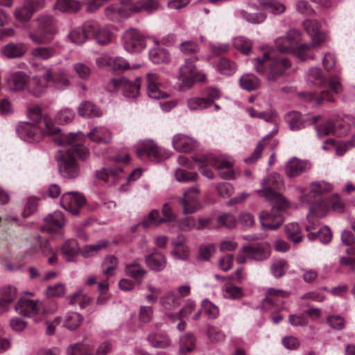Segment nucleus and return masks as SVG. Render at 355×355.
Returning <instances> with one entry per match:
<instances>
[{
	"instance_id": "nucleus-6",
	"label": "nucleus",
	"mask_w": 355,
	"mask_h": 355,
	"mask_svg": "<svg viewBox=\"0 0 355 355\" xmlns=\"http://www.w3.org/2000/svg\"><path fill=\"white\" fill-rule=\"evenodd\" d=\"M270 252V246L266 243L245 245L237 255L236 261L240 264L245 263L248 260L261 261L268 259Z\"/></svg>"
},
{
	"instance_id": "nucleus-19",
	"label": "nucleus",
	"mask_w": 355,
	"mask_h": 355,
	"mask_svg": "<svg viewBox=\"0 0 355 355\" xmlns=\"http://www.w3.org/2000/svg\"><path fill=\"white\" fill-rule=\"evenodd\" d=\"M147 80V94L151 98L159 99L164 98L168 94L161 89V81L158 74L155 73H148L146 75Z\"/></svg>"
},
{
	"instance_id": "nucleus-45",
	"label": "nucleus",
	"mask_w": 355,
	"mask_h": 355,
	"mask_svg": "<svg viewBox=\"0 0 355 355\" xmlns=\"http://www.w3.org/2000/svg\"><path fill=\"white\" fill-rule=\"evenodd\" d=\"M55 8L61 12L73 13L80 10V4L76 0H57Z\"/></svg>"
},
{
	"instance_id": "nucleus-8",
	"label": "nucleus",
	"mask_w": 355,
	"mask_h": 355,
	"mask_svg": "<svg viewBox=\"0 0 355 355\" xmlns=\"http://www.w3.org/2000/svg\"><path fill=\"white\" fill-rule=\"evenodd\" d=\"M196 58H190L185 60L179 69L178 78L182 85L188 88L191 87L196 80L204 81L205 75L197 73L195 61Z\"/></svg>"
},
{
	"instance_id": "nucleus-41",
	"label": "nucleus",
	"mask_w": 355,
	"mask_h": 355,
	"mask_svg": "<svg viewBox=\"0 0 355 355\" xmlns=\"http://www.w3.org/2000/svg\"><path fill=\"white\" fill-rule=\"evenodd\" d=\"M260 5L273 15H280L286 10V6L277 0H259Z\"/></svg>"
},
{
	"instance_id": "nucleus-60",
	"label": "nucleus",
	"mask_w": 355,
	"mask_h": 355,
	"mask_svg": "<svg viewBox=\"0 0 355 355\" xmlns=\"http://www.w3.org/2000/svg\"><path fill=\"white\" fill-rule=\"evenodd\" d=\"M33 13V8H31L30 6L24 3L22 7L18 8L15 10L14 15L18 21L26 22L31 18Z\"/></svg>"
},
{
	"instance_id": "nucleus-47",
	"label": "nucleus",
	"mask_w": 355,
	"mask_h": 355,
	"mask_svg": "<svg viewBox=\"0 0 355 355\" xmlns=\"http://www.w3.org/2000/svg\"><path fill=\"white\" fill-rule=\"evenodd\" d=\"M150 60L155 64L166 62L169 60V53L167 50L156 47L151 49L148 53Z\"/></svg>"
},
{
	"instance_id": "nucleus-56",
	"label": "nucleus",
	"mask_w": 355,
	"mask_h": 355,
	"mask_svg": "<svg viewBox=\"0 0 355 355\" xmlns=\"http://www.w3.org/2000/svg\"><path fill=\"white\" fill-rule=\"evenodd\" d=\"M312 47V46L304 44L296 48L294 47L292 53L302 60H305L306 59H313L314 55L311 50Z\"/></svg>"
},
{
	"instance_id": "nucleus-50",
	"label": "nucleus",
	"mask_w": 355,
	"mask_h": 355,
	"mask_svg": "<svg viewBox=\"0 0 355 355\" xmlns=\"http://www.w3.org/2000/svg\"><path fill=\"white\" fill-rule=\"evenodd\" d=\"M148 340L155 348H166L171 345L169 338L162 334H151L148 336Z\"/></svg>"
},
{
	"instance_id": "nucleus-12",
	"label": "nucleus",
	"mask_w": 355,
	"mask_h": 355,
	"mask_svg": "<svg viewBox=\"0 0 355 355\" xmlns=\"http://www.w3.org/2000/svg\"><path fill=\"white\" fill-rule=\"evenodd\" d=\"M17 132L20 138L26 141H38L44 133L42 125L29 122H21L17 127Z\"/></svg>"
},
{
	"instance_id": "nucleus-11",
	"label": "nucleus",
	"mask_w": 355,
	"mask_h": 355,
	"mask_svg": "<svg viewBox=\"0 0 355 355\" xmlns=\"http://www.w3.org/2000/svg\"><path fill=\"white\" fill-rule=\"evenodd\" d=\"M123 39L124 48L128 52H140L146 47L145 37L135 28L127 30Z\"/></svg>"
},
{
	"instance_id": "nucleus-16",
	"label": "nucleus",
	"mask_w": 355,
	"mask_h": 355,
	"mask_svg": "<svg viewBox=\"0 0 355 355\" xmlns=\"http://www.w3.org/2000/svg\"><path fill=\"white\" fill-rule=\"evenodd\" d=\"M320 116H302L301 114L298 112L292 111L286 114V120L289 125L291 130H299L306 125L315 123Z\"/></svg>"
},
{
	"instance_id": "nucleus-20",
	"label": "nucleus",
	"mask_w": 355,
	"mask_h": 355,
	"mask_svg": "<svg viewBox=\"0 0 355 355\" xmlns=\"http://www.w3.org/2000/svg\"><path fill=\"white\" fill-rule=\"evenodd\" d=\"M310 168L311 164L309 162L293 157L286 162L285 172L289 178H295L307 171Z\"/></svg>"
},
{
	"instance_id": "nucleus-38",
	"label": "nucleus",
	"mask_w": 355,
	"mask_h": 355,
	"mask_svg": "<svg viewBox=\"0 0 355 355\" xmlns=\"http://www.w3.org/2000/svg\"><path fill=\"white\" fill-rule=\"evenodd\" d=\"M239 85L243 89L250 92L260 87L261 80L253 73H245L240 78Z\"/></svg>"
},
{
	"instance_id": "nucleus-27",
	"label": "nucleus",
	"mask_w": 355,
	"mask_h": 355,
	"mask_svg": "<svg viewBox=\"0 0 355 355\" xmlns=\"http://www.w3.org/2000/svg\"><path fill=\"white\" fill-rule=\"evenodd\" d=\"M46 226L42 227V231L54 232L62 228L65 224V219L63 214L60 211H55L49 214L45 218Z\"/></svg>"
},
{
	"instance_id": "nucleus-51",
	"label": "nucleus",
	"mask_w": 355,
	"mask_h": 355,
	"mask_svg": "<svg viewBox=\"0 0 355 355\" xmlns=\"http://www.w3.org/2000/svg\"><path fill=\"white\" fill-rule=\"evenodd\" d=\"M300 96H302L304 101H315L317 105H320L323 100H327L330 102H334V98L332 97L329 91H322L320 94V96H316L315 93H302L300 94Z\"/></svg>"
},
{
	"instance_id": "nucleus-63",
	"label": "nucleus",
	"mask_w": 355,
	"mask_h": 355,
	"mask_svg": "<svg viewBox=\"0 0 355 355\" xmlns=\"http://www.w3.org/2000/svg\"><path fill=\"white\" fill-rule=\"evenodd\" d=\"M288 263L285 260L280 259L275 261L270 268L271 272L275 278L282 277L288 270Z\"/></svg>"
},
{
	"instance_id": "nucleus-17",
	"label": "nucleus",
	"mask_w": 355,
	"mask_h": 355,
	"mask_svg": "<svg viewBox=\"0 0 355 355\" xmlns=\"http://www.w3.org/2000/svg\"><path fill=\"white\" fill-rule=\"evenodd\" d=\"M301 33L296 29H291L285 37H279L275 40L277 49L280 52L292 51L300 41Z\"/></svg>"
},
{
	"instance_id": "nucleus-31",
	"label": "nucleus",
	"mask_w": 355,
	"mask_h": 355,
	"mask_svg": "<svg viewBox=\"0 0 355 355\" xmlns=\"http://www.w3.org/2000/svg\"><path fill=\"white\" fill-rule=\"evenodd\" d=\"M90 140L102 144H109L112 141V133L105 127L100 126L94 128L88 134Z\"/></svg>"
},
{
	"instance_id": "nucleus-29",
	"label": "nucleus",
	"mask_w": 355,
	"mask_h": 355,
	"mask_svg": "<svg viewBox=\"0 0 355 355\" xmlns=\"http://www.w3.org/2000/svg\"><path fill=\"white\" fill-rule=\"evenodd\" d=\"M186 239L184 236L180 235L172 241L173 250L171 254L178 259L186 260L189 256V250L185 244Z\"/></svg>"
},
{
	"instance_id": "nucleus-58",
	"label": "nucleus",
	"mask_w": 355,
	"mask_h": 355,
	"mask_svg": "<svg viewBox=\"0 0 355 355\" xmlns=\"http://www.w3.org/2000/svg\"><path fill=\"white\" fill-rule=\"evenodd\" d=\"M207 336L210 342L213 343L224 342L226 338L225 333L215 326H209L207 327Z\"/></svg>"
},
{
	"instance_id": "nucleus-28",
	"label": "nucleus",
	"mask_w": 355,
	"mask_h": 355,
	"mask_svg": "<svg viewBox=\"0 0 355 355\" xmlns=\"http://www.w3.org/2000/svg\"><path fill=\"white\" fill-rule=\"evenodd\" d=\"M46 82L53 81L58 87L64 89L70 85V81L67 78V73L63 70H60L54 76L52 69L49 68L43 75Z\"/></svg>"
},
{
	"instance_id": "nucleus-57",
	"label": "nucleus",
	"mask_w": 355,
	"mask_h": 355,
	"mask_svg": "<svg viewBox=\"0 0 355 355\" xmlns=\"http://www.w3.org/2000/svg\"><path fill=\"white\" fill-rule=\"evenodd\" d=\"M187 106L192 110H200L206 109L210 106V101L206 100L205 97H191L187 100Z\"/></svg>"
},
{
	"instance_id": "nucleus-34",
	"label": "nucleus",
	"mask_w": 355,
	"mask_h": 355,
	"mask_svg": "<svg viewBox=\"0 0 355 355\" xmlns=\"http://www.w3.org/2000/svg\"><path fill=\"white\" fill-rule=\"evenodd\" d=\"M0 302L3 312L8 310V306L17 297V289L13 286L8 285L1 290Z\"/></svg>"
},
{
	"instance_id": "nucleus-37",
	"label": "nucleus",
	"mask_w": 355,
	"mask_h": 355,
	"mask_svg": "<svg viewBox=\"0 0 355 355\" xmlns=\"http://www.w3.org/2000/svg\"><path fill=\"white\" fill-rule=\"evenodd\" d=\"M78 112L80 116L85 118L98 117L102 115L101 110L89 101L81 103L78 106Z\"/></svg>"
},
{
	"instance_id": "nucleus-39",
	"label": "nucleus",
	"mask_w": 355,
	"mask_h": 355,
	"mask_svg": "<svg viewBox=\"0 0 355 355\" xmlns=\"http://www.w3.org/2000/svg\"><path fill=\"white\" fill-rule=\"evenodd\" d=\"M96 25L97 28L94 31H91V37L101 45H106L111 42L112 35L110 30L105 27H101L97 22Z\"/></svg>"
},
{
	"instance_id": "nucleus-10",
	"label": "nucleus",
	"mask_w": 355,
	"mask_h": 355,
	"mask_svg": "<svg viewBox=\"0 0 355 355\" xmlns=\"http://www.w3.org/2000/svg\"><path fill=\"white\" fill-rule=\"evenodd\" d=\"M27 114L28 118L35 123L44 125V133L48 135H55L60 132V129L55 127L51 119L47 116H42L41 108L38 105H30L28 107Z\"/></svg>"
},
{
	"instance_id": "nucleus-53",
	"label": "nucleus",
	"mask_w": 355,
	"mask_h": 355,
	"mask_svg": "<svg viewBox=\"0 0 355 355\" xmlns=\"http://www.w3.org/2000/svg\"><path fill=\"white\" fill-rule=\"evenodd\" d=\"M162 223L163 222L160 217L159 211L157 209H153L148 214V216L140 223V225H142L144 228L147 229L152 226L157 227Z\"/></svg>"
},
{
	"instance_id": "nucleus-25",
	"label": "nucleus",
	"mask_w": 355,
	"mask_h": 355,
	"mask_svg": "<svg viewBox=\"0 0 355 355\" xmlns=\"http://www.w3.org/2000/svg\"><path fill=\"white\" fill-rule=\"evenodd\" d=\"M28 77L22 71L10 73L7 78L8 88L12 91H21L27 88Z\"/></svg>"
},
{
	"instance_id": "nucleus-23",
	"label": "nucleus",
	"mask_w": 355,
	"mask_h": 355,
	"mask_svg": "<svg viewBox=\"0 0 355 355\" xmlns=\"http://www.w3.org/2000/svg\"><path fill=\"white\" fill-rule=\"evenodd\" d=\"M290 293L288 291L282 289L268 288L266 290V296L262 300V307L265 309H269L274 306L277 301L288 297Z\"/></svg>"
},
{
	"instance_id": "nucleus-54",
	"label": "nucleus",
	"mask_w": 355,
	"mask_h": 355,
	"mask_svg": "<svg viewBox=\"0 0 355 355\" xmlns=\"http://www.w3.org/2000/svg\"><path fill=\"white\" fill-rule=\"evenodd\" d=\"M108 244V241L101 240L96 243L86 245L81 251L84 257H89L96 254L98 251L105 249Z\"/></svg>"
},
{
	"instance_id": "nucleus-49",
	"label": "nucleus",
	"mask_w": 355,
	"mask_h": 355,
	"mask_svg": "<svg viewBox=\"0 0 355 355\" xmlns=\"http://www.w3.org/2000/svg\"><path fill=\"white\" fill-rule=\"evenodd\" d=\"M285 232L288 238L294 243H300L302 240L301 229L297 223H290L285 226Z\"/></svg>"
},
{
	"instance_id": "nucleus-3",
	"label": "nucleus",
	"mask_w": 355,
	"mask_h": 355,
	"mask_svg": "<svg viewBox=\"0 0 355 355\" xmlns=\"http://www.w3.org/2000/svg\"><path fill=\"white\" fill-rule=\"evenodd\" d=\"M274 51L264 52L262 57L254 59V69L259 73H265L267 80L275 81L291 67L290 61L285 57L273 55Z\"/></svg>"
},
{
	"instance_id": "nucleus-59",
	"label": "nucleus",
	"mask_w": 355,
	"mask_h": 355,
	"mask_svg": "<svg viewBox=\"0 0 355 355\" xmlns=\"http://www.w3.org/2000/svg\"><path fill=\"white\" fill-rule=\"evenodd\" d=\"M118 266V259L114 256H110L106 257L103 263V273L107 277L114 275V270Z\"/></svg>"
},
{
	"instance_id": "nucleus-22",
	"label": "nucleus",
	"mask_w": 355,
	"mask_h": 355,
	"mask_svg": "<svg viewBox=\"0 0 355 355\" xmlns=\"http://www.w3.org/2000/svg\"><path fill=\"white\" fill-rule=\"evenodd\" d=\"M96 176L98 179L105 182L110 186L115 185L123 178L122 169L120 168L104 167L96 171Z\"/></svg>"
},
{
	"instance_id": "nucleus-52",
	"label": "nucleus",
	"mask_w": 355,
	"mask_h": 355,
	"mask_svg": "<svg viewBox=\"0 0 355 355\" xmlns=\"http://www.w3.org/2000/svg\"><path fill=\"white\" fill-rule=\"evenodd\" d=\"M217 70L223 75L231 76L237 69L236 64L226 58H221L216 64Z\"/></svg>"
},
{
	"instance_id": "nucleus-26",
	"label": "nucleus",
	"mask_w": 355,
	"mask_h": 355,
	"mask_svg": "<svg viewBox=\"0 0 355 355\" xmlns=\"http://www.w3.org/2000/svg\"><path fill=\"white\" fill-rule=\"evenodd\" d=\"M27 51V46L23 42H10L2 49V53L9 59L22 57Z\"/></svg>"
},
{
	"instance_id": "nucleus-62",
	"label": "nucleus",
	"mask_w": 355,
	"mask_h": 355,
	"mask_svg": "<svg viewBox=\"0 0 355 355\" xmlns=\"http://www.w3.org/2000/svg\"><path fill=\"white\" fill-rule=\"evenodd\" d=\"M309 78L315 85L320 87L323 86L326 83V78L320 68L312 67L309 71Z\"/></svg>"
},
{
	"instance_id": "nucleus-42",
	"label": "nucleus",
	"mask_w": 355,
	"mask_h": 355,
	"mask_svg": "<svg viewBox=\"0 0 355 355\" xmlns=\"http://www.w3.org/2000/svg\"><path fill=\"white\" fill-rule=\"evenodd\" d=\"M105 15L112 21H120L128 17L129 11L122 6H112L105 10Z\"/></svg>"
},
{
	"instance_id": "nucleus-14",
	"label": "nucleus",
	"mask_w": 355,
	"mask_h": 355,
	"mask_svg": "<svg viewBox=\"0 0 355 355\" xmlns=\"http://www.w3.org/2000/svg\"><path fill=\"white\" fill-rule=\"evenodd\" d=\"M85 202L84 197L73 191L64 193L60 199L61 206L73 215H77L79 213L80 208L85 205Z\"/></svg>"
},
{
	"instance_id": "nucleus-44",
	"label": "nucleus",
	"mask_w": 355,
	"mask_h": 355,
	"mask_svg": "<svg viewBox=\"0 0 355 355\" xmlns=\"http://www.w3.org/2000/svg\"><path fill=\"white\" fill-rule=\"evenodd\" d=\"M125 271L127 275L133 278L139 284L141 283L142 278L146 273V270L136 263L127 265Z\"/></svg>"
},
{
	"instance_id": "nucleus-43",
	"label": "nucleus",
	"mask_w": 355,
	"mask_h": 355,
	"mask_svg": "<svg viewBox=\"0 0 355 355\" xmlns=\"http://www.w3.org/2000/svg\"><path fill=\"white\" fill-rule=\"evenodd\" d=\"M196 337L190 332L182 335L180 338V352L186 353L192 352L196 347Z\"/></svg>"
},
{
	"instance_id": "nucleus-64",
	"label": "nucleus",
	"mask_w": 355,
	"mask_h": 355,
	"mask_svg": "<svg viewBox=\"0 0 355 355\" xmlns=\"http://www.w3.org/2000/svg\"><path fill=\"white\" fill-rule=\"evenodd\" d=\"M88 347L83 343H75L70 345L67 349V355H93L92 352H87Z\"/></svg>"
},
{
	"instance_id": "nucleus-4",
	"label": "nucleus",
	"mask_w": 355,
	"mask_h": 355,
	"mask_svg": "<svg viewBox=\"0 0 355 355\" xmlns=\"http://www.w3.org/2000/svg\"><path fill=\"white\" fill-rule=\"evenodd\" d=\"M55 34L53 18L41 16L32 22L28 38L35 44H45L52 40Z\"/></svg>"
},
{
	"instance_id": "nucleus-2",
	"label": "nucleus",
	"mask_w": 355,
	"mask_h": 355,
	"mask_svg": "<svg viewBox=\"0 0 355 355\" xmlns=\"http://www.w3.org/2000/svg\"><path fill=\"white\" fill-rule=\"evenodd\" d=\"M257 193L264 196L272 205L271 211H262L259 214V221L263 230H275L279 228L284 221L279 211H285L290 207L289 202L279 193L271 189L257 190Z\"/></svg>"
},
{
	"instance_id": "nucleus-21",
	"label": "nucleus",
	"mask_w": 355,
	"mask_h": 355,
	"mask_svg": "<svg viewBox=\"0 0 355 355\" xmlns=\"http://www.w3.org/2000/svg\"><path fill=\"white\" fill-rule=\"evenodd\" d=\"M173 148L179 152L189 153L196 147V141L183 134H177L172 139Z\"/></svg>"
},
{
	"instance_id": "nucleus-30",
	"label": "nucleus",
	"mask_w": 355,
	"mask_h": 355,
	"mask_svg": "<svg viewBox=\"0 0 355 355\" xmlns=\"http://www.w3.org/2000/svg\"><path fill=\"white\" fill-rule=\"evenodd\" d=\"M146 266L151 270L159 272L163 270L166 266V259L159 252H153L145 257Z\"/></svg>"
},
{
	"instance_id": "nucleus-24",
	"label": "nucleus",
	"mask_w": 355,
	"mask_h": 355,
	"mask_svg": "<svg viewBox=\"0 0 355 355\" xmlns=\"http://www.w3.org/2000/svg\"><path fill=\"white\" fill-rule=\"evenodd\" d=\"M332 189V185L326 182H313L310 184V194L302 195L300 197V200L302 203H311V195H322L329 192Z\"/></svg>"
},
{
	"instance_id": "nucleus-7",
	"label": "nucleus",
	"mask_w": 355,
	"mask_h": 355,
	"mask_svg": "<svg viewBox=\"0 0 355 355\" xmlns=\"http://www.w3.org/2000/svg\"><path fill=\"white\" fill-rule=\"evenodd\" d=\"M140 86V77L136 78L134 83L130 82L124 77H121L118 78H112L107 86V89L112 92L121 89L125 97L129 98H135L139 94Z\"/></svg>"
},
{
	"instance_id": "nucleus-46",
	"label": "nucleus",
	"mask_w": 355,
	"mask_h": 355,
	"mask_svg": "<svg viewBox=\"0 0 355 355\" xmlns=\"http://www.w3.org/2000/svg\"><path fill=\"white\" fill-rule=\"evenodd\" d=\"M83 322V316L77 312L67 313L63 321V325L69 330L78 328Z\"/></svg>"
},
{
	"instance_id": "nucleus-55",
	"label": "nucleus",
	"mask_w": 355,
	"mask_h": 355,
	"mask_svg": "<svg viewBox=\"0 0 355 355\" xmlns=\"http://www.w3.org/2000/svg\"><path fill=\"white\" fill-rule=\"evenodd\" d=\"M283 182L279 175L277 173H272L266 178L263 180L261 185L265 189L263 190L271 189L275 191L272 187L279 188L282 186Z\"/></svg>"
},
{
	"instance_id": "nucleus-15",
	"label": "nucleus",
	"mask_w": 355,
	"mask_h": 355,
	"mask_svg": "<svg viewBox=\"0 0 355 355\" xmlns=\"http://www.w3.org/2000/svg\"><path fill=\"white\" fill-rule=\"evenodd\" d=\"M198 194L199 189L197 187H191L184 191L183 198L181 199L183 214H193L201 208V204L198 200Z\"/></svg>"
},
{
	"instance_id": "nucleus-32",
	"label": "nucleus",
	"mask_w": 355,
	"mask_h": 355,
	"mask_svg": "<svg viewBox=\"0 0 355 355\" xmlns=\"http://www.w3.org/2000/svg\"><path fill=\"white\" fill-rule=\"evenodd\" d=\"M159 302L164 309L171 311L178 308L181 304L182 300L175 291H170L160 297Z\"/></svg>"
},
{
	"instance_id": "nucleus-1",
	"label": "nucleus",
	"mask_w": 355,
	"mask_h": 355,
	"mask_svg": "<svg viewBox=\"0 0 355 355\" xmlns=\"http://www.w3.org/2000/svg\"><path fill=\"white\" fill-rule=\"evenodd\" d=\"M78 135L74 133L60 134L55 136L53 141L61 146L68 145L66 150H59L56 155L60 174L67 178H74L79 174L76 157L85 159L89 156V150L85 146L76 143Z\"/></svg>"
},
{
	"instance_id": "nucleus-61",
	"label": "nucleus",
	"mask_w": 355,
	"mask_h": 355,
	"mask_svg": "<svg viewBox=\"0 0 355 355\" xmlns=\"http://www.w3.org/2000/svg\"><path fill=\"white\" fill-rule=\"evenodd\" d=\"M329 327L336 331H341L345 327V320L340 315L331 314L327 317Z\"/></svg>"
},
{
	"instance_id": "nucleus-36",
	"label": "nucleus",
	"mask_w": 355,
	"mask_h": 355,
	"mask_svg": "<svg viewBox=\"0 0 355 355\" xmlns=\"http://www.w3.org/2000/svg\"><path fill=\"white\" fill-rule=\"evenodd\" d=\"M47 83L43 76L34 77L31 80L28 79L26 89L35 96L38 97L44 93Z\"/></svg>"
},
{
	"instance_id": "nucleus-18",
	"label": "nucleus",
	"mask_w": 355,
	"mask_h": 355,
	"mask_svg": "<svg viewBox=\"0 0 355 355\" xmlns=\"http://www.w3.org/2000/svg\"><path fill=\"white\" fill-rule=\"evenodd\" d=\"M96 21H88L81 28H76L72 30L68 37L71 42L76 44H83L87 38L91 37V31L96 29Z\"/></svg>"
},
{
	"instance_id": "nucleus-9",
	"label": "nucleus",
	"mask_w": 355,
	"mask_h": 355,
	"mask_svg": "<svg viewBox=\"0 0 355 355\" xmlns=\"http://www.w3.org/2000/svg\"><path fill=\"white\" fill-rule=\"evenodd\" d=\"M136 153L138 157L146 155L155 162H161L169 157V155L151 139H146L139 142L137 145Z\"/></svg>"
},
{
	"instance_id": "nucleus-35",
	"label": "nucleus",
	"mask_w": 355,
	"mask_h": 355,
	"mask_svg": "<svg viewBox=\"0 0 355 355\" xmlns=\"http://www.w3.org/2000/svg\"><path fill=\"white\" fill-rule=\"evenodd\" d=\"M60 252L67 261H71L80 252V248L76 240H67L60 248Z\"/></svg>"
},
{
	"instance_id": "nucleus-5",
	"label": "nucleus",
	"mask_w": 355,
	"mask_h": 355,
	"mask_svg": "<svg viewBox=\"0 0 355 355\" xmlns=\"http://www.w3.org/2000/svg\"><path fill=\"white\" fill-rule=\"evenodd\" d=\"M193 160L198 164L201 173L209 179L214 178V173L206 167L211 166L216 169L230 168L234 162L225 155H199L193 157Z\"/></svg>"
},
{
	"instance_id": "nucleus-48",
	"label": "nucleus",
	"mask_w": 355,
	"mask_h": 355,
	"mask_svg": "<svg viewBox=\"0 0 355 355\" xmlns=\"http://www.w3.org/2000/svg\"><path fill=\"white\" fill-rule=\"evenodd\" d=\"M329 211L328 201L323 200H317L311 204L310 212L317 217L325 216Z\"/></svg>"
},
{
	"instance_id": "nucleus-33",
	"label": "nucleus",
	"mask_w": 355,
	"mask_h": 355,
	"mask_svg": "<svg viewBox=\"0 0 355 355\" xmlns=\"http://www.w3.org/2000/svg\"><path fill=\"white\" fill-rule=\"evenodd\" d=\"M59 46L54 44L49 46H39L36 47L31 51V55L40 60H48L58 53Z\"/></svg>"
},
{
	"instance_id": "nucleus-13",
	"label": "nucleus",
	"mask_w": 355,
	"mask_h": 355,
	"mask_svg": "<svg viewBox=\"0 0 355 355\" xmlns=\"http://www.w3.org/2000/svg\"><path fill=\"white\" fill-rule=\"evenodd\" d=\"M39 300L21 298L15 305V310L20 315L32 318L35 322H38L41 320V317L39 316Z\"/></svg>"
},
{
	"instance_id": "nucleus-40",
	"label": "nucleus",
	"mask_w": 355,
	"mask_h": 355,
	"mask_svg": "<svg viewBox=\"0 0 355 355\" xmlns=\"http://www.w3.org/2000/svg\"><path fill=\"white\" fill-rule=\"evenodd\" d=\"M315 128L320 137L330 134H334L338 137H343L347 132V128H345L343 132H340L338 128H335L334 124L331 121H328L322 125L316 126Z\"/></svg>"
}]
</instances>
